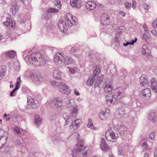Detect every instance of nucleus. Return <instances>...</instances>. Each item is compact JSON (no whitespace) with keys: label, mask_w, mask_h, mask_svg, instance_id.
<instances>
[{"label":"nucleus","mask_w":157,"mask_h":157,"mask_svg":"<svg viewBox=\"0 0 157 157\" xmlns=\"http://www.w3.org/2000/svg\"><path fill=\"white\" fill-rule=\"evenodd\" d=\"M28 52L25 51L24 52L23 56L25 61L27 62H31L32 64L36 66L42 65L45 63L44 58L42 54L39 52H36L27 55Z\"/></svg>","instance_id":"1"},{"label":"nucleus","mask_w":157,"mask_h":157,"mask_svg":"<svg viewBox=\"0 0 157 157\" xmlns=\"http://www.w3.org/2000/svg\"><path fill=\"white\" fill-rule=\"evenodd\" d=\"M76 20L75 17H73L71 14H68L64 19L60 20L58 24V28L61 32H64L67 26L70 28L76 24Z\"/></svg>","instance_id":"2"},{"label":"nucleus","mask_w":157,"mask_h":157,"mask_svg":"<svg viewBox=\"0 0 157 157\" xmlns=\"http://www.w3.org/2000/svg\"><path fill=\"white\" fill-rule=\"evenodd\" d=\"M126 96L123 88L118 87L115 89V93L112 96L110 95L106 96V100L108 104L111 106L115 103L117 99L120 100Z\"/></svg>","instance_id":"3"},{"label":"nucleus","mask_w":157,"mask_h":157,"mask_svg":"<svg viewBox=\"0 0 157 157\" xmlns=\"http://www.w3.org/2000/svg\"><path fill=\"white\" fill-rule=\"evenodd\" d=\"M54 60L56 64L59 66H61L63 63L65 64H70L74 62L72 58L62 52L57 53L55 55Z\"/></svg>","instance_id":"4"},{"label":"nucleus","mask_w":157,"mask_h":157,"mask_svg":"<svg viewBox=\"0 0 157 157\" xmlns=\"http://www.w3.org/2000/svg\"><path fill=\"white\" fill-rule=\"evenodd\" d=\"M63 100L59 97L53 98L51 104V107L58 111H61L64 107Z\"/></svg>","instance_id":"5"},{"label":"nucleus","mask_w":157,"mask_h":157,"mask_svg":"<svg viewBox=\"0 0 157 157\" xmlns=\"http://www.w3.org/2000/svg\"><path fill=\"white\" fill-rule=\"evenodd\" d=\"M79 136V135H78L77 137L78 144L72 150V155L73 157H75L80 154L83 149V145L82 144V140H80Z\"/></svg>","instance_id":"6"},{"label":"nucleus","mask_w":157,"mask_h":157,"mask_svg":"<svg viewBox=\"0 0 157 157\" xmlns=\"http://www.w3.org/2000/svg\"><path fill=\"white\" fill-rule=\"evenodd\" d=\"M105 136L107 140L112 142H115L118 137V134L114 133L111 128L106 130Z\"/></svg>","instance_id":"7"},{"label":"nucleus","mask_w":157,"mask_h":157,"mask_svg":"<svg viewBox=\"0 0 157 157\" xmlns=\"http://www.w3.org/2000/svg\"><path fill=\"white\" fill-rule=\"evenodd\" d=\"M30 78L37 84H40L43 80V78L40 74L37 71H34L30 75Z\"/></svg>","instance_id":"8"},{"label":"nucleus","mask_w":157,"mask_h":157,"mask_svg":"<svg viewBox=\"0 0 157 157\" xmlns=\"http://www.w3.org/2000/svg\"><path fill=\"white\" fill-rule=\"evenodd\" d=\"M151 90L146 88L142 90L140 94V98L143 99L148 100L151 96Z\"/></svg>","instance_id":"9"},{"label":"nucleus","mask_w":157,"mask_h":157,"mask_svg":"<svg viewBox=\"0 0 157 157\" xmlns=\"http://www.w3.org/2000/svg\"><path fill=\"white\" fill-rule=\"evenodd\" d=\"M111 21L110 16L107 13H105L101 16L100 22L102 24L104 25H108Z\"/></svg>","instance_id":"10"},{"label":"nucleus","mask_w":157,"mask_h":157,"mask_svg":"<svg viewBox=\"0 0 157 157\" xmlns=\"http://www.w3.org/2000/svg\"><path fill=\"white\" fill-rule=\"evenodd\" d=\"M60 85L59 89V91L62 94H69L70 92V90L69 87L63 82H62Z\"/></svg>","instance_id":"11"},{"label":"nucleus","mask_w":157,"mask_h":157,"mask_svg":"<svg viewBox=\"0 0 157 157\" xmlns=\"http://www.w3.org/2000/svg\"><path fill=\"white\" fill-rule=\"evenodd\" d=\"M12 4L10 8V12L11 13L12 15L14 16L16 13L19 9V6L17 5V2L14 0H12Z\"/></svg>","instance_id":"12"},{"label":"nucleus","mask_w":157,"mask_h":157,"mask_svg":"<svg viewBox=\"0 0 157 157\" xmlns=\"http://www.w3.org/2000/svg\"><path fill=\"white\" fill-rule=\"evenodd\" d=\"M117 131L122 135H124L127 133V127L122 124L118 125L117 128Z\"/></svg>","instance_id":"13"},{"label":"nucleus","mask_w":157,"mask_h":157,"mask_svg":"<svg viewBox=\"0 0 157 157\" xmlns=\"http://www.w3.org/2000/svg\"><path fill=\"white\" fill-rule=\"evenodd\" d=\"M27 103L29 105L28 108L36 109L37 107V105L35 103L34 99L30 96L28 97Z\"/></svg>","instance_id":"14"},{"label":"nucleus","mask_w":157,"mask_h":157,"mask_svg":"<svg viewBox=\"0 0 157 157\" xmlns=\"http://www.w3.org/2000/svg\"><path fill=\"white\" fill-rule=\"evenodd\" d=\"M86 6L88 10H94L96 8V4L94 1H89L86 3Z\"/></svg>","instance_id":"15"},{"label":"nucleus","mask_w":157,"mask_h":157,"mask_svg":"<svg viewBox=\"0 0 157 157\" xmlns=\"http://www.w3.org/2000/svg\"><path fill=\"white\" fill-rule=\"evenodd\" d=\"M140 82L142 86H144L145 85H147L148 83L147 76L146 74H143L142 75L140 78Z\"/></svg>","instance_id":"16"},{"label":"nucleus","mask_w":157,"mask_h":157,"mask_svg":"<svg viewBox=\"0 0 157 157\" xmlns=\"http://www.w3.org/2000/svg\"><path fill=\"white\" fill-rule=\"evenodd\" d=\"M70 4L73 7L79 8L81 6V0H70Z\"/></svg>","instance_id":"17"},{"label":"nucleus","mask_w":157,"mask_h":157,"mask_svg":"<svg viewBox=\"0 0 157 157\" xmlns=\"http://www.w3.org/2000/svg\"><path fill=\"white\" fill-rule=\"evenodd\" d=\"M151 88L155 93L157 92V82L154 78H152L151 81Z\"/></svg>","instance_id":"18"},{"label":"nucleus","mask_w":157,"mask_h":157,"mask_svg":"<svg viewBox=\"0 0 157 157\" xmlns=\"http://www.w3.org/2000/svg\"><path fill=\"white\" fill-rule=\"evenodd\" d=\"M66 105L67 108H70L72 107H74L75 105H77L74 99H68L65 101Z\"/></svg>","instance_id":"19"},{"label":"nucleus","mask_w":157,"mask_h":157,"mask_svg":"<svg viewBox=\"0 0 157 157\" xmlns=\"http://www.w3.org/2000/svg\"><path fill=\"white\" fill-rule=\"evenodd\" d=\"M109 114L104 111L101 112L99 114V117L101 120H105L109 117Z\"/></svg>","instance_id":"20"},{"label":"nucleus","mask_w":157,"mask_h":157,"mask_svg":"<svg viewBox=\"0 0 157 157\" xmlns=\"http://www.w3.org/2000/svg\"><path fill=\"white\" fill-rule=\"evenodd\" d=\"M63 117H64L66 122L64 124L65 126L67 125L68 127L70 126L72 124V122L68 121L71 117L67 114V113H64L63 115Z\"/></svg>","instance_id":"21"},{"label":"nucleus","mask_w":157,"mask_h":157,"mask_svg":"<svg viewBox=\"0 0 157 157\" xmlns=\"http://www.w3.org/2000/svg\"><path fill=\"white\" fill-rule=\"evenodd\" d=\"M3 24L6 26H7L8 28H10L13 27L15 26L14 23H13L12 20L9 18H6V21L3 23Z\"/></svg>","instance_id":"22"},{"label":"nucleus","mask_w":157,"mask_h":157,"mask_svg":"<svg viewBox=\"0 0 157 157\" xmlns=\"http://www.w3.org/2000/svg\"><path fill=\"white\" fill-rule=\"evenodd\" d=\"M53 77L56 79H59L61 78V73L58 69H55L53 73Z\"/></svg>","instance_id":"23"},{"label":"nucleus","mask_w":157,"mask_h":157,"mask_svg":"<svg viewBox=\"0 0 157 157\" xmlns=\"http://www.w3.org/2000/svg\"><path fill=\"white\" fill-rule=\"evenodd\" d=\"M101 147L103 151H105L109 149V147L106 144L105 140L104 138H102L101 139Z\"/></svg>","instance_id":"24"},{"label":"nucleus","mask_w":157,"mask_h":157,"mask_svg":"<svg viewBox=\"0 0 157 157\" xmlns=\"http://www.w3.org/2000/svg\"><path fill=\"white\" fill-rule=\"evenodd\" d=\"M7 136H4L2 138L0 137V149L4 147L7 142Z\"/></svg>","instance_id":"25"},{"label":"nucleus","mask_w":157,"mask_h":157,"mask_svg":"<svg viewBox=\"0 0 157 157\" xmlns=\"http://www.w3.org/2000/svg\"><path fill=\"white\" fill-rule=\"evenodd\" d=\"M104 90L106 93H110L112 91V86L110 83H106L105 86Z\"/></svg>","instance_id":"26"},{"label":"nucleus","mask_w":157,"mask_h":157,"mask_svg":"<svg viewBox=\"0 0 157 157\" xmlns=\"http://www.w3.org/2000/svg\"><path fill=\"white\" fill-rule=\"evenodd\" d=\"M71 112L72 116L75 117L78 114V106L77 105H75L73 108L71 109Z\"/></svg>","instance_id":"27"},{"label":"nucleus","mask_w":157,"mask_h":157,"mask_svg":"<svg viewBox=\"0 0 157 157\" xmlns=\"http://www.w3.org/2000/svg\"><path fill=\"white\" fill-rule=\"evenodd\" d=\"M103 78L104 75L103 74H101L96 81L94 84L95 87H98L100 85Z\"/></svg>","instance_id":"28"},{"label":"nucleus","mask_w":157,"mask_h":157,"mask_svg":"<svg viewBox=\"0 0 157 157\" xmlns=\"http://www.w3.org/2000/svg\"><path fill=\"white\" fill-rule=\"evenodd\" d=\"M16 55V52L13 51H11L6 52L5 54L6 57L7 58H13Z\"/></svg>","instance_id":"29"},{"label":"nucleus","mask_w":157,"mask_h":157,"mask_svg":"<svg viewBox=\"0 0 157 157\" xmlns=\"http://www.w3.org/2000/svg\"><path fill=\"white\" fill-rule=\"evenodd\" d=\"M140 144L142 147H144L146 150H151L150 148L148 146L147 144L146 139L145 138H144L141 140Z\"/></svg>","instance_id":"30"},{"label":"nucleus","mask_w":157,"mask_h":157,"mask_svg":"<svg viewBox=\"0 0 157 157\" xmlns=\"http://www.w3.org/2000/svg\"><path fill=\"white\" fill-rule=\"evenodd\" d=\"M82 121L80 119H76L74 121V123L72 124L74 129H76L79 126Z\"/></svg>","instance_id":"31"},{"label":"nucleus","mask_w":157,"mask_h":157,"mask_svg":"<svg viewBox=\"0 0 157 157\" xmlns=\"http://www.w3.org/2000/svg\"><path fill=\"white\" fill-rule=\"evenodd\" d=\"M90 147L88 146H86L82 151V157H86L88 156L90 152Z\"/></svg>","instance_id":"32"},{"label":"nucleus","mask_w":157,"mask_h":157,"mask_svg":"<svg viewBox=\"0 0 157 157\" xmlns=\"http://www.w3.org/2000/svg\"><path fill=\"white\" fill-rule=\"evenodd\" d=\"M95 75H93L92 78H90L87 80L86 84L88 86H90L93 85L94 82L95 80Z\"/></svg>","instance_id":"33"},{"label":"nucleus","mask_w":157,"mask_h":157,"mask_svg":"<svg viewBox=\"0 0 157 157\" xmlns=\"http://www.w3.org/2000/svg\"><path fill=\"white\" fill-rule=\"evenodd\" d=\"M94 72L93 75H95V78H97L98 75H99L101 71V69L99 67L94 66Z\"/></svg>","instance_id":"34"},{"label":"nucleus","mask_w":157,"mask_h":157,"mask_svg":"<svg viewBox=\"0 0 157 157\" xmlns=\"http://www.w3.org/2000/svg\"><path fill=\"white\" fill-rule=\"evenodd\" d=\"M155 115L154 112H151L149 114L148 116V119L150 120L153 123L155 121Z\"/></svg>","instance_id":"35"},{"label":"nucleus","mask_w":157,"mask_h":157,"mask_svg":"<svg viewBox=\"0 0 157 157\" xmlns=\"http://www.w3.org/2000/svg\"><path fill=\"white\" fill-rule=\"evenodd\" d=\"M142 38L143 40L145 41H147L148 40L149 41L151 38L150 34L147 32H146L143 34Z\"/></svg>","instance_id":"36"},{"label":"nucleus","mask_w":157,"mask_h":157,"mask_svg":"<svg viewBox=\"0 0 157 157\" xmlns=\"http://www.w3.org/2000/svg\"><path fill=\"white\" fill-rule=\"evenodd\" d=\"M6 72V67L2 66L0 68V79L2 78L4 76Z\"/></svg>","instance_id":"37"},{"label":"nucleus","mask_w":157,"mask_h":157,"mask_svg":"<svg viewBox=\"0 0 157 157\" xmlns=\"http://www.w3.org/2000/svg\"><path fill=\"white\" fill-rule=\"evenodd\" d=\"M41 121L42 119L40 116L37 115H35V123L36 125L40 124Z\"/></svg>","instance_id":"38"},{"label":"nucleus","mask_w":157,"mask_h":157,"mask_svg":"<svg viewBox=\"0 0 157 157\" xmlns=\"http://www.w3.org/2000/svg\"><path fill=\"white\" fill-rule=\"evenodd\" d=\"M88 121V124H87V127L91 129L95 130L96 129V128H95L93 125L92 119L90 118L89 119Z\"/></svg>","instance_id":"39"},{"label":"nucleus","mask_w":157,"mask_h":157,"mask_svg":"<svg viewBox=\"0 0 157 157\" xmlns=\"http://www.w3.org/2000/svg\"><path fill=\"white\" fill-rule=\"evenodd\" d=\"M78 50L75 47H72L70 50L71 53L73 55H76Z\"/></svg>","instance_id":"40"},{"label":"nucleus","mask_w":157,"mask_h":157,"mask_svg":"<svg viewBox=\"0 0 157 157\" xmlns=\"http://www.w3.org/2000/svg\"><path fill=\"white\" fill-rule=\"evenodd\" d=\"M62 82H58L55 81H52L51 82V83L52 86L59 87V86H60Z\"/></svg>","instance_id":"41"},{"label":"nucleus","mask_w":157,"mask_h":157,"mask_svg":"<svg viewBox=\"0 0 157 157\" xmlns=\"http://www.w3.org/2000/svg\"><path fill=\"white\" fill-rule=\"evenodd\" d=\"M143 55L146 56H150L151 53L149 50L148 51L146 50H142L141 51Z\"/></svg>","instance_id":"42"},{"label":"nucleus","mask_w":157,"mask_h":157,"mask_svg":"<svg viewBox=\"0 0 157 157\" xmlns=\"http://www.w3.org/2000/svg\"><path fill=\"white\" fill-rule=\"evenodd\" d=\"M52 137L54 139L57 141H60L62 139V138L60 137L58 134H54L52 136Z\"/></svg>","instance_id":"43"},{"label":"nucleus","mask_w":157,"mask_h":157,"mask_svg":"<svg viewBox=\"0 0 157 157\" xmlns=\"http://www.w3.org/2000/svg\"><path fill=\"white\" fill-rule=\"evenodd\" d=\"M13 132L16 135H20L21 133L20 132V130L17 127H14L13 128Z\"/></svg>","instance_id":"44"},{"label":"nucleus","mask_w":157,"mask_h":157,"mask_svg":"<svg viewBox=\"0 0 157 157\" xmlns=\"http://www.w3.org/2000/svg\"><path fill=\"white\" fill-rule=\"evenodd\" d=\"M6 132H5L3 129H0V137L2 138L4 136H7L6 135Z\"/></svg>","instance_id":"45"},{"label":"nucleus","mask_w":157,"mask_h":157,"mask_svg":"<svg viewBox=\"0 0 157 157\" xmlns=\"http://www.w3.org/2000/svg\"><path fill=\"white\" fill-rule=\"evenodd\" d=\"M59 10L55 8H50L48 10V13H54L58 12Z\"/></svg>","instance_id":"46"},{"label":"nucleus","mask_w":157,"mask_h":157,"mask_svg":"<svg viewBox=\"0 0 157 157\" xmlns=\"http://www.w3.org/2000/svg\"><path fill=\"white\" fill-rule=\"evenodd\" d=\"M54 5L55 6H57L59 9H61V7L62 4L59 1H55L54 2Z\"/></svg>","instance_id":"47"},{"label":"nucleus","mask_w":157,"mask_h":157,"mask_svg":"<svg viewBox=\"0 0 157 157\" xmlns=\"http://www.w3.org/2000/svg\"><path fill=\"white\" fill-rule=\"evenodd\" d=\"M124 26H120L117 29V32L116 33V35H118L120 34L121 32L123 31L124 30Z\"/></svg>","instance_id":"48"},{"label":"nucleus","mask_w":157,"mask_h":157,"mask_svg":"<svg viewBox=\"0 0 157 157\" xmlns=\"http://www.w3.org/2000/svg\"><path fill=\"white\" fill-rule=\"evenodd\" d=\"M21 81L20 77H19L18 78L15 84V88H17V89H18L19 87V85L20 84V82Z\"/></svg>","instance_id":"49"},{"label":"nucleus","mask_w":157,"mask_h":157,"mask_svg":"<svg viewBox=\"0 0 157 157\" xmlns=\"http://www.w3.org/2000/svg\"><path fill=\"white\" fill-rule=\"evenodd\" d=\"M77 71V68L76 67H70L69 68L70 72L71 74L75 73Z\"/></svg>","instance_id":"50"},{"label":"nucleus","mask_w":157,"mask_h":157,"mask_svg":"<svg viewBox=\"0 0 157 157\" xmlns=\"http://www.w3.org/2000/svg\"><path fill=\"white\" fill-rule=\"evenodd\" d=\"M56 118V113H53L51 114L49 117V119L51 121L54 120Z\"/></svg>","instance_id":"51"},{"label":"nucleus","mask_w":157,"mask_h":157,"mask_svg":"<svg viewBox=\"0 0 157 157\" xmlns=\"http://www.w3.org/2000/svg\"><path fill=\"white\" fill-rule=\"evenodd\" d=\"M143 7L145 10L146 12H147L148 11V10L150 8L149 6L146 3H144L143 4Z\"/></svg>","instance_id":"52"},{"label":"nucleus","mask_w":157,"mask_h":157,"mask_svg":"<svg viewBox=\"0 0 157 157\" xmlns=\"http://www.w3.org/2000/svg\"><path fill=\"white\" fill-rule=\"evenodd\" d=\"M17 88H15L10 92V96L11 97H14L16 95V93L15 92L18 89H17Z\"/></svg>","instance_id":"53"},{"label":"nucleus","mask_w":157,"mask_h":157,"mask_svg":"<svg viewBox=\"0 0 157 157\" xmlns=\"http://www.w3.org/2000/svg\"><path fill=\"white\" fill-rule=\"evenodd\" d=\"M3 117L6 119V121H9L10 120V118L9 114L5 113L3 115Z\"/></svg>","instance_id":"54"},{"label":"nucleus","mask_w":157,"mask_h":157,"mask_svg":"<svg viewBox=\"0 0 157 157\" xmlns=\"http://www.w3.org/2000/svg\"><path fill=\"white\" fill-rule=\"evenodd\" d=\"M124 5L125 6V7L127 9H129L131 7V4L128 3V2H125Z\"/></svg>","instance_id":"55"},{"label":"nucleus","mask_w":157,"mask_h":157,"mask_svg":"<svg viewBox=\"0 0 157 157\" xmlns=\"http://www.w3.org/2000/svg\"><path fill=\"white\" fill-rule=\"evenodd\" d=\"M152 26L155 29L157 28V19L155 20L152 22Z\"/></svg>","instance_id":"56"},{"label":"nucleus","mask_w":157,"mask_h":157,"mask_svg":"<svg viewBox=\"0 0 157 157\" xmlns=\"http://www.w3.org/2000/svg\"><path fill=\"white\" fill-rule=\"evenodd\" d=\"M19 63L16 62L14 64V68L17 70H19L20 68Z\"/></svg>","instance_id":"57"},{"label":"nucleus","mask_w":157,"mask_h":157,"mask_svg":"<svg viewBox=\"0 0 157 157\" xmlns=\"http://www.w3.org/2000/svg\"><path fill=\"white\" fill-rule=\"evenodd\" d=\"M155 136V132H152L150 136V139L152 140H153L154 139V137Z\"/></svg>","instance_id":"58"},{"label":"nucleus","mask_w":157,"mask_h":157,"mask_svg":"<svg viewBox=\"0 0 157 157\" xmlns=\"http://www.w3.org/2000/svg\"><path fill=\"white\" fill-rule=\"evenodd\" d=\"M50 17V15L49 14H45L44 16V18L45 20L49 19Z\"/></svg>","instance_id":"59"},{"label":"nucleus","mask_w":157,"mask_h":157,"mask_svg":"<svg viewBox=\"0 0 157 157\" xmlns=\"http://www.w3.org/2000/svg\"><path fill=\"white\" fill-rule=\"evenodd\" d=\"M137 40V39L136 38H135V39L132 40L131 42H129V44L130 45H133L135 42H136Z\"/></svg>","instance_id":"60"},{"label":"nucleus","mask_w":157,"mask_h":157,"mask_svg":"<svg viewBox=\"0 0 157 157\" xmlns=\"http://www.w3.org/2000/svg\"><path fill=\"white\" fill-rule=\"evenodd\" d=\"M136 2L135 1H133L132 2V7L134 9H135L136 8Z\"/></svg>","instance_id":"61"},{"label":"nucleus","mask_w":157,"mask_h":157,"mask_svg":"<svg viewBox=\"0 0 157 157\" xmlns=\"http://www.w3.org/2000/svg\"><path fill=\"white\" fill-rule=\"evenodd\" d=\"M117 35L116 34L115 36L114 37V41L115 43H119V41L118 39V37H117Z\"/></svg>","instance_id":"62"},{"label":"nucleus","mask_w":157,"mask_h":157,"mask_svg":"<svg viewBox=\"0 0 157 157\" xmlns=\"http://www.w3.org/2000/svg\"><path fill=\"white\" fill-rule=\"evenodd\" d=\"M143 27L144 31H145L146 32H147V25L146 24H144L143 26Z\"/></svg>","instance_id":"63"},{"label":"nucleus","mask_w":157,"mask_h":157,"mask_svg":"<svg viewBox=\"0 0 157 157\" xmlns=\"http://www.w3.org/2000/svg\"><path fill=\"white\" fill-rule=\"evenodd\" d=\"M15 144L17 145L21 144V142L20 140H17L15 142Z\"/></svg>","instance_id":"64"}]
</instances>
